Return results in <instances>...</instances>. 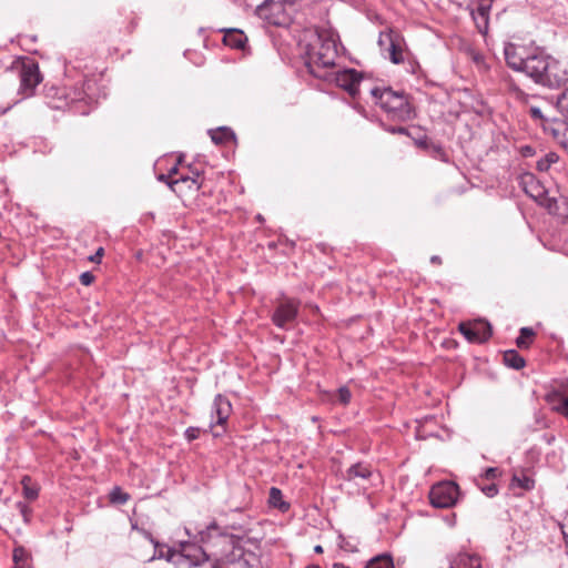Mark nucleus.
<instances>
[{"instance_id": "f257e3e1", "label": "nucleus", "mask_w": 568, "mask_h": 568, "mask_svg": "<svg viewBox=\"0 0 568 568\" xmlns=\"http://www.w3.org/2000/svg\"><path fill=\"white\" fill-rule=\"evenodd\" d=\"M298 45L305 54V63L311 73L315 77H323L322 69L335 65L337 47L331 33L317 28H307L301 33Z\"/></svg>"}, {"instance_id": "f03ea898", "label": "nucleus", "mask_w": 568, "mask_h": 568, "mask_svg": "<svg viewBox=\"0 0 568 568\" xmlns=\"http://www.w3.org/2000/svg\"><path fill=\"white\" fill-rule=\"evenodd\" d=\"M505 59L509 68L525 72L536 83L544 85L548 54L537 50L528 52L524 45L508 43L505 47Z\"/></svg>"}, {"instance_id": "7ed1b4c3", "label": "nucleus", "mask_w": 568, "mask_h": 568, "mask_svg": "<svg viewBox=\"0 0 568 568\" xmlns=\"http://www.w3.org/2000/svg\"><path fill=\"white\" fill-rule=\"evenodd\" d=\"M371 94L375 103L393 119L405 121L413 116V109L403 93L395 92L389 88H374L371 90Z\"/></svg>"}, {"instance_id": "20e7f679", "label": "nucleus", "mask_w": 568, "mask_h": 568, "mask_svg": "<svg viewBox=\"0 0 568 568\" xmlns=\"http://www.w3.org/2000/svg\"><path fill=\"white\" fill-rule=\"evenodd\" d=\"M256 12L260 18L273 26L286 27L292 22L296 11L276 0H265L257 7Z\"/></svg>"}, {"instance_id": "39448f33", "label": "nucleus", "mask_w": 568, "mask_h": 568, "mask_svg": "<svg viewBox=\"0 0 568 568\" xmlns=\"http://www.w3.org/2000/svg\"><path fill=\"white\" fill-rule=\"evenodd\" d=\"M165 558L178 568H191L207 559L201 548L190 544H181L180 550L168 549Z\"/></svg>"}, {"instance_id": "423d86ee", "label": "nucleus", "mask_w": 568, "mask_h": 568, "mask_svg": "<svg viewBox=\"0 0 568 568\" xmlns=\"http://www.w3.org/2000/svg\"><path fill=\"white\" fill-rule=\"evenodd\" d=\"M458 496V485L453 481L438 483L429 491L430 504L436 508L453 507L457 503Z\"/></svg>"}, {"instance_id": "0eeeda50", "label": "nucleus", "mask_w": 568, "mask_h": 568, "mask_svg": "<svg viewBox=\"0 0 568 568\" xmlns=\"http://www.w3.org/2000/svg\"><path fill=\"white\" fill-rule=\"evenodd\" d=\"M229 561H234L240 568H265L262 561L261 549L256 545L252 548L233 547L229 552Z\"/></svg>"}, {"instance_id": "6e6552de", "label": "nucleus", "mask_w": 568, "mask_h": 568, "mask_svg": "<svg viewBox=\"0 0 568 568\" xmlns=\"http://www.w3.org/2000/svg\"><path fill=\"white\" fill-rule=\"evenodd\" d=\"M300 302L293 298H284L276 305L272 322L280 328H287L297 316Z\"/></svg>"}, {"instance_id": "1a4fd4ad", "label": "nucleus", "mask_w": 568, "mask_h": 568, "mask_svg": "<svg viewBox=\"0 0 568 568\" xmlns=\"http://www.w3.org/2000/svg\"><path fill=\"white\" fill-rule=\"evenodd\" d=\"M42 78L39 67L36 62L22 63L20 69V93L24 97H31L36 87L41 82Z\"/></svg>"}, {"instance_id": "9d476101", "label": "nucleus", "mask_w": 568, "mask_h": 568, "mask_svg": "<svg viewBox=\"0 0 568 568\" xmlns=\"http://www.w3.org/2000/svg\"><path fill=\"white\" fill-rule=\"evenodd\" d=\"M567 81L568 63L548 55L544 85L555 88L566 83Z\"/></svg>"}, {"instance_id": "9b49d317", "label": "nucleus", "mask_w": 568, "mask_h": 568, "mask_svg": "<svg viewBox=\"0 0 568 568\" xmlns=\"http://www.w3.org/2000/svg\"><path fill=\"white\" fill-rule=\"evenodd\" d=\"M459 332L471 343L486 342L491 335V327L485 321L460 323Z\"/></svg>"}, {"instance_id": "f8f14e48", "label": "nucleus", "mask_w": 568, "mask_h": 568, "mask_svg": "<svg viewBox=\"0 0 568 568\" xmlns=\"http://www.w3.org/2000/svg\"><path fill=\"white\" fill-rule=\"evenodd\" d=\"M334 81L337 87L354 98L359 91L362 74L354 69H345L334 73Z\"/></svg>"}, {"instance_id": "ddd939ff", "label": "nucleus", "mask_w": 568, "mask_h": 568, "mask_svg": "<svg viewBox=\"0 0 568 568\" xmlns=\"http://www.w3.org/2000/svg\"><path fill=\"white\" fill-rule=\"evenodd\" d=\"M232 413V405L230 400L217 395L213 403L212 418H216L217 426H224Z\"/></svg>"}, {"instance_id": "4468645a", "label": "nucleus", "mask_w": 568, "mask_h": 568, "mask_svg": "<svg viewBox=\"0 0 568 568\" xmlns=\"http://www.w3.org/2000/svg\"><path fill=\"white\" fill-rule=\"evenodd\" d=\"M169 186L175 194L183 196L186 190L190 192L199 191L201 184L199 183L197 178L181 176L180 179L169 182Z\"/></svg>"}, {"instance_id": "2eb2a0df", "label": "nucleus", "mask_w": 568, "mask_h": 568, "mask_svg": "<svg viewBox=\"0 0 568 568\" xmlns=\"http://www.w3.org/2000/svg\"><path fill=\"white\" fill-rule=\"evenodd\" d=\"M448 568H481V559L475 554L459 552L450 558Z\"/></svg>"}, {"instance_id": "dca6fc26", "label": "nucleus", "mask_w": 568, "mask_h": 568, "mask_svg": "<svg viewBox=\"0 0 568 568\" xmlns=\"http://www.w3.org/2000/svg\"><path fill=\"white\" fill-rule=\"evenodd\" d=\"M246 41V36L237 29L227 30L223 37L224 44L233 49H244Z\"/></svg>"}, {"instance_id": "f3484780", "label": "nucleus", "mask_w": 568, "mask_h": 568, "mask_svg": "<svg viewBox=\"0 0 568 568\" xmlns=\"http://www.w3.org/2000/svg\"><path fill=\"white\" fill-rule=\"evenodd\" d=\"M373 471L369 465L357 463L352 465L345 473L344 478L346 480H355L357 478L368 479Z\"/></svg>"}, {"instance_id": "a211bd4d", "label": "nucleus", "mask_w": 568, "mask_h": 568, "mask_svg": "<svg viewBox=\"0 0 568 568\" xmlns=\"http://www.w3.org/2000/svg\"><path fill=\"white\" fill-rule=\"evenodd\" d=\"M210 135L215 144H224L235 139L233 131L229 128H219L216 130H212L210 131Z\"/></svg>"}, {"instance_id": "6ab92c4d", "label": "nucleus", "mask_w": 568, "mask_h": 568, "mask_svg": "<svg viewBox=\"0 0 568 568\" xmlns=\"http://www.w3.org/2000/svg\"><path fill=\"white\" fill-rule=\"evenodd\" d=\"M22 494L29 500H34L39 495V487L32 481L29 476H23L21 479Z\"/></svg>"}, {"instance_id": "aec40b11", "label": "nucleus", "mask_w": 568, "mask_h": 568, "mask_svg": "<svg viewBox=\"0 0 568 568\" xmlns=\"http://www.w3.org/2000/svg\"><path fill=\"white\" fill-rule=\"evenodd\" d=\"M504 362L507 366L515 369H520L525 366V359L516 351L505 352Z\"/></svg>"}, {"instance_id": "412c9836", "label": "nucleus", "mask_w": 568, "mask_h": 568, "mask_svg": "<svg viewBox=\"0 0 568 568\" xmlns=\"http://www.w3.org/2000/svg\"><path fill=\"white\" fill-rule=\"evenodd\" d=\"M365 568H394V564L389 556L382 555L369 560Z\"/></svg>"}, {"instance_id": "4be33fe9", "label": "nucleus", "mask_w": 568, "mask_h": 568, "mask_svg": "<svg viewBox=\"0 0 568 568\" xmlns=\"http://www.w3.org/2000/svg\"><path fill=\"white\" fill-rule=\"evenodd\" d=\"M535 332L529 327H523L520 329V335L516 339V344L519 348H527L531 343V338L534 337Z\"/></svg>"}, {"instance_id": "5701e85b", "label": "nucleus", "mask_w": 568, "mask_h": 568, "mask_svg": "<svg viewBox=\"0 0 568 568\" xmlns=\"http://www.w3.org/2000/svg\"><path fill=\"white\" fill-rule=\"evenodd\" d=\"M283 495H282V491L276 488V487H272L270 489V504L274 507H277L280 509H287L288 508V505L285 504L283 500Z\"/></svg>"}, {"instance_id": "b1692460", "label": "nucleus", "mask_w": 568, "mask_h": 568, "mask_svg": "<svg viewBox=\"0 0 568 568\" xmlns=\"http://www.w3.org/2000/svg\"><path fill=\"white\" fill-rule=\"evenodd\" d=\"M511 483H513V485H517L518 487L526 489V490H529L534 487V480L525 475H523V476L514 475Z\"/></svg>"}, {"instance_id": "393cba45", "label": "nucleus", "mask_w": 568, "mask_h": 568, "mask_svg": "<svg viewBox=\"0 0 568 568\" xmlns=\"http://www.w3.org/2000/svg\"><path fill=\"white\" fill-rule=\"evenodd\" d=\"M557 108L562 116L568 120V88L558 98Z\"/></svg>"}, {"instance_id": "a878e982", "label": "nucleus", "mask_w": 568, "mask_h": 568, "mask_svg": "<svg viewBox=\"0 0 568 568\" xmlns=\"http://www.w3.org/2000/svg\"><path fill=\"white\" fill-rule=\"evenodd\" d=\"M110 500L114 504H125L129 500V495L121 490L119 487H114L110 494Z\"/></svg>"}, {"instance_id": "bb28decb", "label": "nucleus", "mask_w": 568, "mask_h": 568, "mask_svg": "<svg viewBox=\"0 0 568 568\" xmlns=\"http://www.w3.org/2000/svg\"><path fill=\"white\" fill-rule=\"evenodd\" d=\"M389 58L392 62L398 64L404 61V55L402 49L395 44L394 42L389 45Z\"/></svg>"}, {"instance_id": "cd10ccee", "label": "nucleus", "mask_w": 568, "mask_h": 568, "mask_svg": "<svg viewBox=\"0 0 568 568\" xmlns=\"http://www.w3.org/2000/svg\"><path fill=\"white\" fill-rule=\"evenodd\" d=\"M558 160V156L555 153H549L544 159L537 162V168L539 171H547L552 163Z\"/></svg>"}, {"instance_id": "c85d7f7f", "label": "nucleus", "mask_w": 568, "mask_h": 568, "mask_svg": "<svg viewBox=\"0 0 568 568\" xmlns=\"http://www.w3.org/2000/svg\"><path fill=\"white\" fill-rule=\"evenodd\" d=\"M28 557H29V554L23 547L19 546L13 549V560H14L16 565L23 564L24 561H27ZM17 568H23V567L17 566Z\"/></svg>"}, {"instance_id": "c756f323", "label": "nucleus", "mask_w": 568, "mask_h": 568, "mask_svg": "<svg viewBox=\"0 0 568 568\" xmlns=\"http://www.w3.org/2000/svg\"><path fill=\"white\" fill-rule=\"evenodd\" d=\"M352 394L347 387H341L337 392V399L341 404L347 405L351 402Z\"/></svg>"}, {"instance_id": "7c9ffc66", "label": "nucleus", "mask_w": 568, "mask_h": 568, "mask_svg": "<svg viewBox=\"0 0 568 568\" xmlns=\"http://www.w3.org/2000/svg\"><path fill=\"white\" fill-rule=\"evenodd\" d=\"M229 554L221 558L214 559L211 568H230L231 565H235L234 561H229Z\"/></svg>"}, {"instance_id": "2f4dec72", "label": "nucleus", "mask_w": 568, "mask_h": 568, "mask_svg": "<svg viewBox=\"0 0 568 568\" xmlns=\"http://www.w3.org/2000/svg\"><path fill=\"white\" fill-rule=\"evenodd\" d=\"M480 489L487 497H494L498 493V488L495 484L483 486Z\"/></svg>"}, {"instance_id": "473e14b6", "label": "nucleus", "mask_w": 568, "mask_h": 568, "mask_svg": "<svg viewBox=\"0 0 568 568\" xmlns=\"http://www.w3.org/2000/svg\"><path fill=\"white\" fill-rule=\"evenodd\" d=\"M200 436V428H196V427H189L186 430H185V437L189 442H192L196 438H199Z\"/></svg>"}, {"instance_id": "72a5a7b5", "label": "nucleus", "mask_w": 568, "mask_h": 568, "mask_svg": "<svg viewBox=\"0 0 568 568\" xmlns=\"http://www.w3.org/2000/svg\"><path fill=\"white\" fill-rule=\"evenodd\" d=\"M94 276L90 272H84L80 275V282L82 285L89 286L93 283Z\"/></svg>"}, {"instance_id": "f704fd0d", "label": "nucleus", "mask_w": 568, "mask_h": 568, "mask_svg": "<svg viewBox=\"0 0 568 568\" xmlns=\"http://www.w3.org/2000/svg\"><path fill=\"white\" fill-rule=\"evenodd\" d=\"M17 506H18L21 515L23 516L24 521L28 523L30 514H31V509L23 503H18Z\"/></svg>"}, {"instance_id": "c9c22d12", "label": "nucleus", "mask_w": 568, "mask_h": 568, "mask_svg": "<svg viewBox=\"0 0 568 568\" xmlns=\"http://www.w3.org/2000/svg\"><path fill=\"white\" fill-rule=\"evenodd\" d=\"M557 410L568 418V395L561 398L559 406H557Z\"/></svg>"}, {"instance_id": "e433bc0d", "label": "nucleus", "mask_w": 568, "mask_h": 568, "mask_svg": "<svg viewBox=\"0 0 568 568\" xmlns=\"http://www.w3.org/2000/svg\"><path fill=\"white\" fill-rule=\"evenodd\" d=\"M500 475V470L496 467H489L485 470L484 477L486 479H494Z\"/></svg>"}, {"instance_id": "4c0bfd02", "label": "nucleus", "mask_w": 568, "mask_h": 568, "mask_svg": "<svg viewBox=\"0 0 568 568\" xmlns=\"http://www.w3.org/2000/svg\"><path fill=\"white\" fill-rule=\"evenodd\" d=\"M104 250L99 247L94 255L90 256V261L94 263H100L101 257L103 256Z\"/></svg>"}, {"instance_id": "58836bf2", "label": "nucleus", "mask_w": 568, "mask_h": 568, "mask_svg": "<svg viewBox=\"0 0 568 568\" xmlns=\"http://www.w3.org/2000/svg\"><path fill=\"white\" fill-rule=\"evenodd\" d=\"M530 114L534 119H542V113L539 108L531 106Z\"/></svg>"}, {"instance_id": "ea45409f", "label": "nucleus", "mask_w": 568, "mask_h": 568, "mask_svg": "<svg viewBox=\"0 0 568 568\" xmlns=\"http://www.w3.org/2000/svg\"><path fill=\"white\" fill-rule=\"evenodd\" d=\"M557 204V201L556 200H548V203H547V207L550 212H554L555 210V206Z\"/></svg>"}, {"instance_id": "a19ab883", "label": "nucleus", "mask_w": 568, "mask_h": 568, "mask_svg": "<svg viewBox=\"0 0 568 568\" xmlns=\"http://www.w3.org/2000/svg\"><path fill=\"white\" fill-rule=\"evenodd\" d=\"M159 180H160V181H163V182H165V183H168V184H169V182H171V181H172V180H170V176H169V175H164V174L159 175Z\"/></svg>"}, {"instance_id": "79ce46f5", "label": "nucleus", "mask_w": 568, "mask_h": 568, "mask_svg": "<svg viewBox=\"0 0 568 568\" xmlns=\"http://www.w3.org/2000/svg\"><path fill=\"white\" fill-rule=\"evenodd\" d=\"M430 262H432L433 264H440V263H442V260H440V257H439V256L434 255V256H432V257H430Z\"/></svg>"}, {"instance_id": "37998d69", "label": "nucleus", "mask_w": 568, "mask_h": 568, "mask_svg": "<svg viewBox=\"0 0 568 568\" xmlns=\"http://www.w3.org/2000/svg\"><path fill=\"white\" fill-rule=\"evenodd\" d=\"M178 173V165L173 166L170 171H169V176L172 178L174 174Z\"/></svg>"}, {"instance_id": "c03bdc74", "label": "nucleus", "mask_w": 568, "mask_h": 568, "mask_svg": "<svg viewBox=\"0 0 568 568\" xmlns=\"http://www.w3.org/2000/svg\"><path fill=\"white\" fill-rule=\"evenodd\" d=\"M332 568H349V567L345 566V565H344V564H342V562H335V564H333V567H332Z\"/></svg>"}, {"instance_id": "a18cd8bd", "label": "nucleus", "mask_w": 568, "mask_h": 568, "mask_svg": "<svg viewBox=\"0 0 568 568\" xmlns=\"http://www.w3.org/2000/svg\"><path fill=\"white\" fill-rule=\"evenodd\" d=\"M314 551H315L316 554H322V552H323V547H322L321 545H316V546L314 547Z\"/></svg>"}, {"instance_id": "49530a36", "label": "nucleus", "mask_w": 568, "mask_h": 568, "mask_svg": "<svg viewBox=\"0 0 568 568\" xmlns=\"http://www.w3.org/2000/svg\"><path fill=\"white\" fill-rule=\"evenodd\" d=\"M207 530H219V527L215 523H212L209 527H207Z\"/></svg>"}, {"instance_id": "de8ad7c7", "label": "nucleus", "mask_w": 568, "mask_h": 568, "mask_svg": "<svg viewBox=\"0 0 568 568\" xmlns=\"http://www.w3.org/2000/svg\"><path fill=\"white\" fill-rule=\"evenodd\" d=\"M9 109H10V106H8V108H6V109L0 110V115L4 114Z\"/></svg>"}, {"instance_id": "09e8293b", "label": "nucleus", "mask_w": 568, "mask_h": 568, "mask_svg": "<svg viewBox=\"0 0 568 568\" xmlns=\"http://www.w3.org/2000/svg\"><path fill=\"white\" fill-rule=\"evenodd\" d=\"M306 568H320V566H317V565H310Z\"/></svg>"}, {"instance_id": "8fccbe9b", "label": "nucleus", "mask_w": 568, "mask_h": 568, "mask_svg": "<svg viewBox=\"0 0 568 568\" xmlns=\"http://www.w3.org/2000/svg\"><path fill=\"white\" fill-rule=\"evenodd\" d=\"M405 131L404 128L398 129V132L403 133Z\"/></svg>"}, {"instance_id": "3c124183", "label": "nucleus", "mask_w": 568, "mask_h": 568, "mask_svg": "<svg viewBox=\"0 0 568 568\" xmlns=\"http://www.w3.org/2000/svg\"><path fill=\"white\" fill-rule=\"evenodd\" d=\"M566 542H567V545H568V536H566Z\"/></svg>"}]
</instances>
